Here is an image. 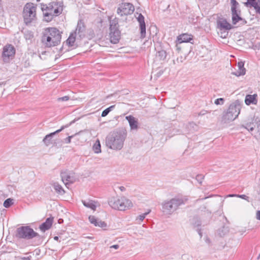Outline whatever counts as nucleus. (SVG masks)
<instances>
[{
	"instance_id": "4",
	"label": "nucleus",
	"mask_w": 260,
	"mask_h": 260,
	"mask_svg": "<svg viewBox=\"0 0 260 260\" xmlns=\"http://www.w3.org/2000/svg\"><path fill=\"white\" fill-rule=\"evenodd\" d=\"M15 237L17 239H23L27 240L36 238L38 242V244H41L43 239L42 236L28 225L21 226L17 228L15 232Z\"/></svg>"
},
{
	"instance_id": "30",
	"label": "nucleus",
	"mask_w": 260,
	"mask_h": 260,
	"mask_svg": "<svg viewBox=\"0 0 260 260\" xmlns=\"http://www.w3.org/2000/svg\"><path fill=\"white\" fill-rule=\"evenodd\" d=\"M93 150L95 153H99L101 152V144L99 140H97L92 147Z\"/></svg>"
},
{
	"instance_id": "51",
	"label": "nucleus",
	"mask_w": 260,
	"mask_h": 260,
	"mask_svg": "<svg viewBox=\"0 0 260 260\" xmlns=\"http://www.w3.org/2000/svg\"><path fill=\"white\" fill-rule=\"evenodd\" d=\"M228 197H237V194H230L229 195L227 196Z\"/></svg>"
},
{
	"instance_id": "17",
	"label": "nucleus",
	"mask_w": 260,
	"mask_h": 260,
	"mask_svg": "<svg viewBox=\"0 0 260 260\" xmlns=\"http://www.w3.org/2000/svg\"><path fill=\"white\" fill-rule=\"evenodd\" d=\"M68 126V125H63L61 127V128L59 129L56 130V131L51 133L45 136V137L43 139V142L44 143L45 146H48L51 144L53 142L51 141L52 139L54 136H55L56 134H58L60 132H61L64 128L67 127Z\"/></svg>"
},
{
	"instance_id": "34",
	"label": "nucleus",
	"mask_w": 260,
	"mask_h": 260,
	"mask_svg": "<svg viewBox=\"0 0 260 260\" xmlns=\"http://www.w3.org/2000/svg\"><path fill=\"white\" fill-rule=\"evenodd\" d=\"M13 204V199H11V198H9V199H6L4 202V206L5 207V208H9Z\"/></svg>"
},
{
	"instance_id": "54",
	"label": "nucleus",
	"mask_w": 260,
	"mask_h": 260,
	"mask_svg": "<svg viewBox=\"0 0 260 260\" xmlns=\"http://www.w3.org/2000/svg\"><path fill=\"white\" fill-rule=\"evenodd\" d=\"M58 239H59V237H57V236H55V237H54V239L55 240H56V241H57V240H58Z\"/></svg>"
},
{
	"instance_id": "41",
	"label": "nucleus",
	"mask_w": 260,
	"mask_h": 260,
	"mask_svg": "<svg viewBox=\"0 0 260 260\" xmlns=\"http://www.w3.org/2000/svg\"><path fill=\"white\" fill-rule=\"evenodd\" d=\"M70 96L68 95H66L63 97L59 98L57 100L58 101H67L69 100Z\"/></svg>"
},
{
	"instance_id": "28",
	"label": "nucleus",
	"mask_w": 260,
	"mask_h": 260,
	"mask_svg": "<svg viewBox=\"0 0 260 260\" xmlns=\"http://www.w3.org/2000/svg\"><path fill=\"white\" fill-rule=\"evenodd\" d=\"M229 232V228L228 226H223L218 230V235L221 237H224Z\"/></svg>"
},
{
	"instance_id": "12",
	"label": "nucleus",
	"mask_w": 260,
	"mask_h": 260,
	"mask_svg": "<svg viewBox=\"0 0 260 260\" xmlns=\"http://www.w3.org/2000/svg\"><path fill=\"white\" fill-rule=\"evenodd\" d=\"M16 50L11 44H7L3 48L2 58L5 62H9L10 60L13 59L15 56Z\"/></svg>"
},
{
	"instance_id": "16",
	"label": "nucleus",
	"mask_w": 260,
	"mask_h": 260,
	"mask_svg": "<svg viewBox=\"0 0 260 260\" xmlns=\"http://www.w3.org/2000/svg\"><path fill=\"white\" fill-rule=\"evenodd\" d=\"M76 32H72L67 40L63 43V44H66L69 47L75 49L78 47V45L77 44V41L79 39V38L77 37L76 38Z\"/></svg>"
},
{
	"instance_id": "25",
	"label": "nucleus",
	"mask_w": 260,
	"mask_h": 260,
	"mask_svg": "<svg viewBox=\"0 0 260 260\" xmlns=\"http://www.w3.org/2000/svg\"><path fill=\"white\" fill-rule=\"evenodd\" d=\"M191 40H192V36L187 34H182L178 37L179 44L190 42Z\"/></svg>"
},
{
	"instance_id": "8",
	"label": "nucleus",
	"mask_w": 260,
	"mask_h": 260,
	"mask_svg": "<svg viewBox=\"0 0 260 260\" xmlns=\"http://www.w3.org/2000/svg\"><path fill=\"white\" fill-rule=\"evenodd\" d=\"M23 17L24 23L28 24L36 19V7L34 4L27 3L23 9Z\"/></svg>"
},
{
	"instance_id": "22",
	"label": "nucleus",
	"mask_w": 260,
	"mask_h": 260,
	"mask_svg": "<svg viewBox=\"0 0 260 260\" xmlns=\"http://www.w3.org/2000/svg\"><path fill=\"white\" fill-rule=\"evenodd\" d=\"M90 222L94 224L95 226H99L101 228H106L107 226V223L105 221L99 220L96 219L95 216L90 215L88 217Z\"/></svg>"
},
{
	"instance_id": "40",
	"label": "nucleus",
	"mask_w": 260,
	"mask_h": 260,
	"mask_svg": "<svg viewBox=\"0 0 260 260\" xmlns=\"http://www.w3.org/2000/svg\"><path fill=\"white\" fill-rule=\"evenodd\" d=\"M183 61V58L182 56H180V57H178L176 60H173V63L174 64H178L180 63H182Z\"/></svg>"
},
{
	"instance_id": "57",
	"label": "nucleus",
	"mask_w": 260,
	"mask_h": 260,
	"mask_svg": "<svg viewBox=\"0 0 260 260\" xmlns=\"http://www.w3.org/2000/svg\"><path fill=\"white\" fill-rule=\"evenodd\" d=\"M63 49V46L60 49V51L61 52Z\"/></svg>"
},
{
	"instance_id": "20",
	"label": "nucleus",
	"mask_w": 260,
	"mask_h": 260,
	"mask_svg": "<svg viewBox=\"0 0 260 260\" xmlns=\"http://www.w3.org/2000/svg\"><path fill=\"white\" fill-rule=\"evenodd\" d=\"M137 20L139 23L141 38L143 39L146 36V25L144 21V17L142 14H139L137 17Z\"/></svg>"
},
{
	"instance_id": "59",
	"label": "nucleus",
	"mask_w": 260,
	"mask_h": 260,
	"mask_svg": "<svg viewBox=\"0 0 260 260\" xmlns=\"http://www.w3.org/2000/svg\"><path fill=\"white\" fill-rule=\"evenodd\" d=\"M37 2H40V0H36Z\"/></svg>"
},
{
	"instance_id": "11",
	"label": "nucleus",
	"mask_w": 260,
	"mask_h": 260,
	"mask_svg": "<svg viewBox=\"0 0 260 260\" xmlns=\"http://www.w3.org/2000/svg\"><path fill=\"white\" fill-rule=\"evenodd\" d=\"M232 20L233 24H236L239 21L243 20L240 16L241 10L238 9L239 6V3L236 0H231Z\"/></svg>"
},
{
	"instance_id": "56",
	"label": "nucleus",
	"mask_w": 260,
	"mask_h": 260,
	"mask_svg": "<svg viewBox=\"0 0 260 260\" xmlns=\"http://www.w3.org/2000/svg\"><path fill=\"white\" fill-rule=\"evenodd\" d=\"M255 47H257V46L255 45ZM258 49H260V45L257 47Z\"/></svg>"
},
{
	"instance_id": "21",
	"label": "nucleus",
	"mask_w": 260,
	"mask_h": 260,
	"mask_svg": "<svg viewBox=\"0 0 260 260\" xmlns=\"http://www.w3.org/2000/svg\"><path fill=\"white\" fill-rule=\"evenodd\" d=\"M54 218L53 217H50L47 218L45 221L39 225V229L42 232H45L48 230L51 227Z\"/></svg>"
},
{
	"instance_id": "37",
	"label": "nucleus",
	"mask_w": 260,
	"mask_h": 260,
	"mask_svg": "<svg viewBox=\"0 0 260 260\" xmlns=\"http://www.w3.org/2000/svg\"><path fill=\"white\" fill-rule=\"evenodd\" d=\"M196 179L197 181L201 184L203 179H204V176L202 174H198L196 176Z\"/></svg>"
},
{
	"instance_id": "58",
	"label": "nucleus",
	"mask_w": 260,
	"mask_h": 260,
	"mask_svg": "<svg viewBox=\"0 0 260 260\" xmlns=\"http://www.w3.org/2000/svg\"><path fill=\"white\" fill-rule=\"evenodd\" d=\"M72 123H73V121L71 122V123H70V124H71Z\"/></svg>"
},
{
	"instance_id": "14",
	"label": "nucleus",
	"mask_w": 260,
	"mask_h": 260,
	"mask_svg": "<svg viewBox=\"0 0 260 260\" xmlns=\"http://www.w3.org/2000/svg\"><path fill=\"white\" fill-rule=\"evenodd\" d=\"M73 32H76V35L80 40L85 37L86 26L82 20H78L76 29Z\"/></svg>"
},
{
	"instance_id": "47",
	"label": "nucleus",
	"mask_w": 260,
	"mask_h": 260,
	"mask_svg": "<svg viewBox=\"0 0 260 260\" xmlns=\"http://www.w3.org/2000/svg\"><path fill=\"white\" fill-rule=\"evenodd\" d=\"M119 246L118 244L113 245L111 246H110V248H114V249H118L119 248Z\"/></svg>"
},
{
	"instance_id": "48",
	"label": "nucleus",
	"mask_w": 260,
	"mask_h": 260,
	"mask_svg": "<svg viewBox=\"0 0 260 260\" xmlns=\"http://www.w3.org/2000/svg\"><path fill=\"white\" fill-rule=\"evenodd\" d=\"M197 231L198 234H199V235L200 236V237H202V233L201 232V229L198 228L197 229Z\"/></svg>"
},
{
	"instance_id": "23",
	"label": "nucleus",
	"mask_w": 260,
	"mask_h": 260,
	"mask_svg": "<svg viewBox=\"0 0 260 260\" xmlns=\"http://www.w3.org/2000/svg\"><path fill=\"white\" fill-rule=\"evenodd\" d=\"M244 62H243V61L238 62V64H237L238 67V70L236 72H232V74L233 75H234L237 76V77L245 75L246 73V69L244 68Z\"/></svg>"
},
{
	"instance_id": "46",
	"label": "nucleus",
	"mask_w": 260,
	"mask_h": 260,
	"mask_svg": "<svg viewBox=\"0 0 260 260\" xmlns=\"http://www.w3.org/2000/svg\"><path fill=\"white\" fill-rule=\"evenodd\" d=\"M256 218L260 220V210L257 211L256 212Z\"/></svg>"
},
{
	"instance_id": "27",
	"label": "nucleus",
	"mask_w": 260,
	"mask_h": 260,
	"mask_svg": "<svg viewBox=\"0 0 260 260\" xmlns=\"http://www.w3.org/2000/svg\"><path fill=\"white\" fill-rule=\"evenodd\" d=\"M53 186L55 191L59 194L62 195L65 193V191L62 187L57 182L53 184Z\"/></svg>"
},
{
	"instance_id": "31",
	"label": "nucleus",
	"mask_w": 260,
	"mask_h": 260,
	"mask_svg": "<svg viewBox=\"0 0 260 260\" xmlns=\"http://www.w3.org/2000/svg\"><path fill=\"white\" fill-rule=\"evenodd\" d=\"M52 144L53 145V147L57 148H61L62 146L63 141L60 139H55L52 142Z\"/></svg>"
},
{
	"instance_id": "55",
	"label": "nucleus",
	"mask_w": 260,
	"mask_h": 260,
	"mask_svg": "<svg viewBox=\"0 0 260 260\" xmlns=\"http://www.w3.org/2000/svg\"><path fill=\"white\" fill-rule=\"evenodd\" d=\"M259 258H260V253L259 254V255H258V257H257V259H259Z\"/></svg>"
},
{
	"instance_id": "2",
	"label": "nucleus",
	"mask_w": 260,
	"mask_h": 260,
	"mask_svg": "<svg viewBox=\"0 0 260 260\" xmlns=\"http://www.w3.org/2000/svg\"><path fill=\"white\" fill-rule=\"evenodd\" d=\"M61 39V32L57 28L48 27L43 32L41 41L46 47H51L60 44Z\"/></svg>"
},
{
	"instance_id": "33",
	"label": "nucleus",
	"mask_w": 260,
	"mask_h": 260,
	"mask_svg": "<svg viewBox=\"0 0 260 260\" xmlns=\"http://www.w3.org/2000/svg\"><path fill=\"white\" fill-rule=\"evenodd\" d=\"M115 107V105H112V106H111L110 107L106 108V109H105L102 113V114H101V116L102 117H105L109 113L112 111V109H114V108Z\"/></svg>"
},
{
	"instance_id": "5",
	"label": "nucleus",
	"mask_w": 260,
	"mask_h": 260,
	"mask_svg": "<svg viewBox=\"0 0 260 260\" xmlns=\"http://www.w3.org/2000/svg\"><path fill=\"white\" fill-rule=\"evenodd\" d=\"M242 102L239 100H236L231 104L226 111L223 112L221 121L226 123L235 120L239 115L242 108Z\"/></svg>"
},
{
	"instance_id": "35",
	"label": "nucleus",
	"mask_w": 260,
	"mask_h": 260,
	"mask_svg": "<svg viewBox=\"0 0 260 260\" xmlns=\"http://www.w3.org/2000/svg\"><path fill=\"white\" fill-rule=\"evenodd\" d=\"M254 8L257 14H260V0H258V2L250 6Z\"/></svg>"
},
{
	"instance_id": "50",
	"label": "nucleus",
	"mask_w": 260,
	"mask_h": 260,
	"mask_svg": "<svg viewBox=\"0 0 260 260\" xmlns=\"http://www.w3.org/2000/svg\"><path fill=\"white\" fill-rule=\"evenodd\" d=\"M176 49L179 51L181 49V47L179 46V44H177L176 45Z\"/></svg>"
},
{
	"instance_id": "60",
	"label": "nucleus",
	"mask_w": 260,
	"mask_h": 260,
	"mask_svg": "<svg viewBox=\"0 0 260 260\" xmlns=\"http://www.w3.org/2000/svg\"><path fill=\"white\" fill-rule=\"evenodd\" d=\"M2 84L0 83V85H1Z\"/></svg>"
},
{
	"instance_id": "15",
	"label": "nucleus",
	"mask_w": 260,
	"mask_h": 260,
	"mask_svg": "<svg viewBox=\"0 0 260 260\" xmlns=\"http://www.w3.org/2000/svg\"><path fill=\"white\" fill-rule=\"evenodd\" d=\"M60 177L62 182L67 186L68 184H72L76 181L74 174L70 173L67 171L61 172L60 173Z\"/></svg>"
},
{
	"instance_id": "24",
	"label": "nucleus",
	"mask_w": 260,
	"mask_h": 260,
	"mask_svg": "<svg viewBox=\"0 0 260 260\" xmlns=\"http://www.w3.org/2000/svg\"><path fill=\"white\" fill-rule=\"evenodd\" d=\"M257 94H247L246 95L245 99V103L247 105H250L251 104L256 105L257 102Z\"/></svg>"
},
{
	"instance_id": "3",
	"label": "nucleus",
	"mask_w": 260,
	"mask_h": 260,
	"mask_svg": "<svg viewBox=\"0 0 260 260\" xmlns=\"http://www.w3.org/2000/svg\"><path fill=\"white\" fill-rule=\"evenodd\" d=\"M40 5L43 13L44 20L46 22H50L55 17L60 14L63 10L59 2H52L48 4L41 3Z\"/></svg>"
},
{
	"instance_id": "10",
	"label": "nucleus",
	"mask_w": 260,
	"mask_h": 260,
	"mask_svg": "<svg viewBox=\"0 0 260 260\" xmlns=\"http://www.w3.org/2000/svg\"><path fill=\"white\" fill-rule=\"evenodd\" d=\"M241 126L250 132L255 130L256 133L254 137L257 140H260V120L257 118L251 119V121L245 122Z\"/></svg>"
},
{
	"instance_id": "43",
	"label": "nucleus",
	"mask_w": 260,
	"mask_h": 260,
	"mask_svg": "<svg viewBox=\"0 0 260 260\" xmlns=\"http://www.w3.org/2000/svg\"><path fill=\"white\" fill-rule=\"evenodd\" d=\"M237 197L245 200H248L249 198V197L246 196L245 194H237Z\"/></svg>"
},
{
	"instance_id": "42",
	"label": "nucleus",
	"mask_w": 260,
	"mask_h": 260,
	"mask_svg": "<svg viewBox=\"0 0 260 260\" xmlns=\"http://www.w3.org/2000/svg\"><path fill=\"white\" fill-rule=\"evenodd\" d=\"M74 137V135L69 136L64 139V142L67 144H69L71 142V139Z\"/></svg>"
},
{
	"instance_id": "36",
	"label": "nucleus",
	"mask_w": 260,
	"mask_h": 260,
	"mask_svg": "<svg viewBox=\"0 0 260 260\" xmlns=\"http://www.w3.org/2000/svg\"><path fill=\"white\" fill-rule=\"evenodd\" d=\"M258 2V0H247V2L244 3V5L246 7H249L251 6L252 5H254V4Z\"/></svg>"
},
{
	"instance_id": "49",
	"label": "nucleus",
	"mask_w": 260,
	"mask_h": 260,
	"mask_svg": "<svg viewBox=\"0 0 260 260\" xmlns=\"http://www.w3.org/2000/svg\"><path fill=\"white\" fill-rule=\"evenodd\" d=\"M30 257H31L30 256H28V257H23L22 258V260H31Z\"/></svg>"
},
{
	"instance_id": "32",
	"label": "nucleus",
	"mask_w": 260,
	"mask_h": 260,
	"mask_svg": "<svg viewBox=\"0 0 260 260\" xmlns=\"http://www.w3.org/2000/svg\"><path fill=\"white\" fill-rule=\"evenodd\" d=\"M191 223L193 225L194 227H197L198 228H199L201 225V221L197 216L193 217L192 219Z\"/></svg>"
},
{
	"instance_id": "6",
	"label": "nucleus",
	"mask_w": 260,
	"mask_h": 260,
	"mask_svg": "<svg viewBox=\"0 0 260 260\" xmlns=\"http://www.w3.org/2000/svg\"><path fill=\"white\" fill-rule=\"evenodd\" d=\"M108 204L113 209L120 211H124L133 206L131 200L125 197L118 198L112 197L109 199Z\"/></svg>"
},
{
	"instance_id": "29",
	"label": "nucleus",
	"mask_w": 260,
	"mask_h": 260,
	"mask_svg": "<svg viewBox=\"0 0 260 260\" xmlns=\"http://www.w3.org/2000/svg\"><path fill=\"white\" fill-rule=\"evenodd\" d=\"M167 56V52L164 50H161L157 51L156 54V58H158L160 60H164L166 59Z\"/></svg>"
},
{
	"instance_id": "38",
	"label": "nucleus",
	"mask_w": 260,
	"mask_h": 260,
	"mask_svg": "<svg viewBox=\"0 0 260 260\" xmlns=\"http://www.w3.org/2000/svg\"><path fill=\"white\" fill-rule=\"evenodd\" d=\"M224 102V99L223 98H219L215 100L214 103L216 105H223Z\"/></svg>"
},
{
	"instance_id": "45",
	"label": "nucleus",
	"mask_w": 260,
	"mask_h": 260,
	"mask_svg": "<svg viewBox=\"0 0 260 260\" xmlns=\"http://www.w3.org/2000/svg\"><path fill=\"white\" fill-rule=\"evenodd\" d=\"M188 126L189 127H192L193 128H194V127L195 126L196 127H197V125L193 122H190L188 124Z\"/></svg>"
},
{
	"instance_id": "7",
	"label": "nucleus",
	"mask_w": 260,
	"mask_h": 260,
	"mask_svg": "<svg viewBox=\"0 0 260 260\" xmlns=\"http://www.w3.org/2000/svg\"><path fill=\"white\" fill-rule=\"evenodd\" d=\"M183 204H184V201L181 198H175L169 201H165L161 204L162 212L171 214Z\"/></svg>"
},
{
	"instance_id": "9",
	"label": "nucleus",
	"mask_w": 260,
	"mask_h": 260,
	"mask_svg": "<svg viewBox=\"0 0 260 260\" xmlns=\"http://www.w3.org/2000/svg\"><path fill=\"white\" fill-rule=\"evenodd\" d=\"M110 36L111 42L116 44L118 43L121 38V32L119 30L118 20L114 18L110 22Z\"/></svg>"
},
{
	"instance_id": "44",
	"label": "nucleus",
	"mask_w": 260,
	"mask_h": 260,
	"mask_svg": "<svg viewBox=\"0 0 260 260\" xmlns=\"http://www.w3.org/2000/svg\"><path fill=\"white\" fill-rule=\"evenodd\" d=\"M207 113V111L202 110V111H201L199 113V115H200V116L204 115H205V114H206Z\"/></svg>"
},
{
	"instance_id": "13",
	"label": "nucleus",
	"mask_w": 260,
	"mask_h": 260,
	"mask_svg": "<svg viewBox=\"0 0 260 260\" xmlns=\"http://www.w3.org/2000/svg\"><path fill=\"white\" fill-rule=\"evenodd\" d=\"M135 10L134 6L129 3H122L118 8L117 12L120 16L127 15L132 14Z\"/></svg>"
},
{
	"instance_id": "26",
	"label": "nucleus",
	"mask_w": 260,
	"mask_h": 260,
	"mask_svg": "<svg viewBox=\"0 0 260 260\" xmlns=\"http://www.w3.org/2000/svg\"><path fill=\"white\" fill-rule=\"evenodd\" d=\"M82 202L83 205L88 208H90L93 210H95L96 205H95V202L92 200L85 201L82 200Z\"/></svg>"
},
{
	"instance_id": "1",
	"label": "nucleus",
	"mask_w": 260,
	"mask_h": 260,
	"mask_svg": "<svg viewBox=\"0 0 260 260\" xmlns=\"http://www.w3.org/2000/svg\"><path fill=\"white\" fill-rule=\"evenodd\" d=\"M127 137V131L121 128L110 133L106 138V145L109 148L115 150H121Z\"/></svg>"
},
{
	"instance_id": "52",
	"label": "nucleus",
	"mask_w": 260,
	"mask_h": 260,
	"mask_svg": "<svg viewBox=\"0 0 260 260\" xmlns=\"http://www.w3.org/2000/svg\"><path fill=\"white\" fill-rule=\"evenodd\" d=\"M63 220L62 219H61V218H59V219L58 220V223H59V224H61V223H63Z\"/></svg>"
},
{
	"instance_id": "19",
	"label": "nucleus",
	"mask_w": 260,
	"mask_h": 260,
	"mask_svg": "<svg viewBox=\"0 0 260 260\" xmlns=\"http://www.w3.org/2000/svg\"><path fill=\"white\" fill-rule=\"evenodd\" d=\"M217 28L220 30H231L233 26L230 24L227 20L223 18H219L217 20Z\"/></svg>"
},
{
	"instance_id": "39",
	"label": "nucleus",
	"mask_w": 260,
	"mask_h": 260,
	"mask_svg": "<svg viewBox=\"0 0 260 260\" xmlns=\"http://www.w3.org/2000/svg\"><path fill=\"white\" fill-rule=\"evenodd\" d=\"M150 212V210H149L148 212L142 214L141 215H140L138 217L137 219H139L140 221H143L144 218H145L146 216Z\"/></svg>"
},
{
	"instance_id": "53",
	"label": "nucleus",
	"mask_w": 260,
	"mask_h": 260,
	"mask_svg": "<svg viewBox=\"0 0 260 260\" xmlns=\"http://www.w3.org/2000/svg\"><path fill=\"white\" fill-rule=\"evenodd\" d=\"M119 188L121 191H124L125 190V188L124 186H120Z\"/></svg>"
},
{
	"instance_id": "18",
	"label": "nucleus",
	"mask_w": 260,
	"mask_h": 260,
	"mask_svg": "<svg viewBox=\"0 0 260 260\" xmlns=\"http://www.w3.org/2000/svg\"><path fill=\"white\" fill-rule=\"evenodd\" d=\"M125 119L128 121L131 131H137L139 128V121L137 118L129 115L125 117Z\"/></svg>"
}]
</instances>
